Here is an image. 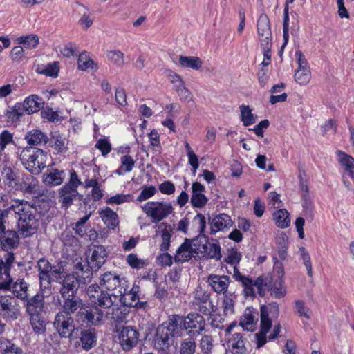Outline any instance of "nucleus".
<instances>
[{"label":"nucleus","mask_w":354,"mask_h":354,"mask_svg":"<svg viewBox=\"0 0 354 354\" xmlns=\"http://www.w3.org/2000/svg\"><path fill=\"white\" fill-rule=\"evenodd\" d=\"M205 322L203 317L198 313H191L184 319L182 316L174 315L168 322L162 323L157 328L155 344L164 350L173 344V338L180 337L185 330L189 333L200 334L204 330Z\"/></svg>","instance_id":"obj_1"},{"label":"nucleus","mask_w":354,"mask_h":354,"mask_svg":"<svg viewBox=\"0 0 354 354\" xmlns=\"http://www.w3.org/2000/svg\"><path fill=\"white\" fill-rule=\"evenodd\" d=\"M125 278H120L113 272H106L100 277L99 284H92L87 289V295L93 304L102 309H109L124 292Z\"/></svg>","instance_id":"obj_2"},{"label":"nucleus","mask_w":354,"mask_h":354,"mask_svg":"<svg viewBox=\"0 0 354 354\" xmlns=\"http://www.w3.org/2000/svg\"><path fill=\"white\" fill-rule=\"evenodd\" d=\"M9 209L16 215L19 232L24 237H30L38 230L39 218L37 212L30 203L24 200H12Z\"/></svg>","instance_id":"obj_3"},{"label":"nucleus","mask_w":354,"mask_h":354,"mask_svg":"<svg viewBox=\"0 0 354 354\" xmlns=\"http://www.w3.org/2000/svg\"><path fill=\"white\" fill-rule=\"evenodd\" d=\"M18 158L27 171L37 175L46 167L48 154L40 149L30 147L24 148L18 153Z\"/></svg>","instance_id":"obj_4"},{"label":"nucleus","mask_w":354,"mask_h":354,"mask_svg":"<svg viewBox=\"0 0 354 354\" xmlns=\"http://www.w3.org/2000/svg\"><path fill=\"white\" fill-rule=\"evenodd\" d=\"M279 315V305L271 302L261 306V328L254 335L257 348H259L267 342V333L272 326V319H277Z\"/></svg>","instance_id":"obj_5"},{"label":"nucleus","mask_w":354,"mask_h":354,"mask_svg":"<svg viewBox=\"0 0 354 354\" xmlns=\"http://www.w3.org/2000/svg\"><path fill=\"white\" fill-rule=\"evenodd\" d=\"M82 183L77 173L74 170L71 171L68 182L59 189L58 193L59 202L65 209H68L74 201L82 198V196L80 195L77 191L78 187Z\"/></svg>","instance_id":"obj_6"},{"label":"nucleus","mask_w":354,"mask_h":354,"mask_svg":"<svg viewBox=\"0 0 354 354\" xmlns=\"http://www.w3.org/2000/svg\"><path fill=\"white\" fill-rule=\"evenodd\" d=\"M141 209L153 223L167 218L174 210L171 203L167 201H148L141 206Z\"/></svg>","instance_id":"obj_7"},{"label":"nucleus","mask_w":354,"mask_h":354,"mask_svg":"<svg viewBox=\"0 0 354 354\" xmlns=\"http://www.w3.org/2000/svg\"><path fill=\"white\" fill-rule=\"evenodd\" d=\"M197 239L189 240L186 239L177 249L174 261L180 263L188 261L192 257L198 255L199 252H202V250H205V244L197 245Z\"/></svg>","instance_id":"obj_8"},{"label":"nucleus","mask_w":354,"mask_h":354,"mask_svg":"<svg viewBox=\"0 0 354 354\" xmlns=\"http://www.w3.org/2000/svg\"><path fill=\"white\" fill-rule=\"evenodd\" d=\"M192 303L193 308L203 315H211L214 310L210 294L201 286L197 287L193 292Z\"/></svg>","instance_id":"obj_9"},{"label":"nucleus","mask_w":354,"mask_h":354,"mask_svg":"<svg viewBox=\"0 0 354 354\" xmlns=\"http://www.w3.org/2000/svg\"><path fill=\"white\" fill-rule=\"evenodd\" d=\"M29 285L24 279L19 278L15 282L11 277L0 282V290L12 291L15 297L22 301L27 300L29 296Z\"/></svg>","instance_id":"obj_10"},{"label":"nucleus","mask_w":354,"mask_h":354,"mask_svg":"<svg viewBox=\"0 0 354 354\" xmlns=\"http://www.w3.org/2000/svg\"><path fill=\"white\" fill-rule=\"evenodd\" d=\"M54 326L62 337L68 338L75 330L74 320L71 315L58 313L55 318Z\"/></svg>","instance_id":"obj_11"},{"label":"nucleus","mask_w":354,"mask_h":354,"mask_svg":"<svg viewBox=\"0 0 354 354\" xmlns=\"http://www.w3.org/2000/svg\"><path fill=\"white\" fill-rule=\"evenodd\" d=\"M53 266L46 259L37 261L40 290L43 293H50V272Z\"/></svg>","instance_id":"obj_12"},{"label":"nucleus","mask_w":354,"mask_h":354,"mask_svg":"<svg viewBox=\"0 0 354 354\" xmlns=\"http://www.w3.org/2000/svg\"><path fill=\"white\" fill-rule=\"evenodd\" d=\"M19 306L10 297H0V316L6 319H17L19 316Z\"/></svg>","instance_id":"obj_13"},{"label":"nucleus","mask_w":354,"mask_h":354,"mask_svg":"<svg viewBox=\"0 0 354 354\" xmlns=\"http://www.w3.org/2000/svg\"><path fill=\"white\" fill-rule=\"evenodd\" d=\"M94 306L88 308H80L77 314L78 320L86 323V325H96L99 324L104 317V312L99 308V306Z\"/></svg>","instance_id":"obj_14"},{"label":"nucleus","mask_w":354,"mask_h":354,"mask_svg":"<svg viewBox=\"0 0 354 354\" xmlns=\"http://www.w3.org/2000/svg\"><path fill=\"white\" fill-rule=\"evenodd\" d=\"M246 279L249 281L248 283H241L244 288V292L246 296H252L254 295V289L256 287L258 292L261 296H263L270 288V280L268 277L263 276L259 277L256 280H252V278L246 276Z\"/></svg>","instance_id":"obj_15"},{"label":"nucleus","mask_w":354,"mask_h":354,"mask_svg":"<svg viewBox=\"0 0 354 354\" xmlns=\"http://www.w3.org/2000/svg\"><path fill=\"white\" fill-rule=\"evenodd\" d=\"M138 331L134 327L125 326L120 331V343L124 351H129L135 346L138 343Z\"/></svg>","instance_id":"obj_16"},{"label":"nucleus","mask_w":354,"mask_h":354,"mask_svg":"<svg viewBox=\"0 0 354 354\" xmlns=\"http://www.w3.org/2000/svg\"><path fill=\"white\" fill-rule=\"evenodd\" d=\"M241 254L236 249H231L228 250L227 256L224 259V262L230 264L233 267V278L239 283H247L249 281L246 279V276L243 275L239 270L238 266L241 259Z\"/></svg>","instance_id":"obj_17"},{"label":"nucleus","mask_w":354,"mask_h":354,"mask_svg":"<svg viewBox=\"0 0 354 354\" xmlns=\"http://www.w3.org/2000/svg\"><path fill=\"white\" fill-rule=\"evenodd\" d=\"M205 187L198 182H194L192 185V196L190 203L194 208L202 209L206 206L209 199L205 195Z\"/></svg>","instance_id":"obj_18"},{"label":"nucleus","mask_w":354,"mask_h":354,"mask_svg":"<svg viewBox=\"0 0 354 354\" xmlns=\"http://www.w3.org/2000/svg\"><path fill=\"white\" fill-rule=\"evenodd\" d=\"M210 234H215L218 232H223L232 227L233 221L231 217L224 213L214 216L210 221Z\"/></svg>","instance_id":"obj_19"},{"label":"nucleus","mask_w":354,"mask_h":354,"mask_svg":"<svg viewBox=\"0 0 354 354\" xmlns=\"http://www.w3.org/2000/svg\"><path fill=\"white\" fill-rule=\"evenodd\" d=\"M91 251V254L88 260V263L92 270H97L106 261L107 257L106 249L102 245H94Z\"/></svg>","instance_id":"obj_20"},{"label":"nucleus","mask_w":354,"mask_h":354,"mask_svg":"<svg viewBox=\"0 0 354 354\" xmlns=\"http://www.w3.org/2000/svg\"><path fill=\"white\" fill-rule=\"evenodd\" d=\"M128 285H124V292L120 297H118V301H120L124 306L129 307H136L139 304L138 292L140 286L134 284L129 291L127 290Z\"/></svg>","instance_id":"obj_21"},{"label":"nucleus","mask_w":354,"mask_h":354,"mask_svg":"<svg viewBox=\"0 0 354 354\" xmlns=\"http://www.w3.org/2000/svg\"><path fill=\"white\" fill-rule=\"evenodd\" d=\"M37 293L30 299L25 300L26 301V308L28 315L41 314L44 308V295H48V293Z\"/></svg>","instance_id":"obj_22"},{"label":"nucleus","mask_w":354,"mask_h":354,"mask_svg":"<svg viewBox=\"0 0 354 354\" xmlns=\"http://www.w3.org/2000/svg\"><path fill=\"white\" fill-rule=\"evenodd\" d=\"M257 32L260 43L272 41V32L268 16L261 14L257 21Z\"/></svg>","instance_id":"obj_23"},{"label":"nucleus","mask_w":354,"mask_h":354,"mask_svg":"<svg viewBox=\"0 0 354 354\" xmlns=\"http://www.w3.org/2000/svg\"><path fill=\"white\" fill-rule=\"evenodd\" d=\"M19 242V237L15 230H4L0 235V245L3 250L8 251L16 248Z\"/></svg>","instance_id":"obj_24"},{"label":"nucleus","mask_w":354,"mask_h":354,"mask_svg":"<svg viewBox=\"0 0 354 354\" xmlns=\"http://www.w3.org/2000/svg\"><path fill=\"white\" fill-rule=\"evenodd\" d=\"M258 313L253 308H247L241 317L239 324L245 330L254 331L258 321Z\"/></svg>","instance_id":"obj_25"},{"label":"nucleus","mask_w":354,"mask_h":354,"mask_svg":"<svg viewBox=\"0 0 354 354\" xmlns=\"http://www.w3.org/2000/svg\"><path fill=\"white\" fill-rule=\"evenodd\" d=\"M78 288V281L74 275L68 274L64 277L59 290L62 298L75 296Z\"/></svg>","instance_id":"obj_26"},{"label":"nucleus","mask_w":354,"mask_h":354,"mask_svg":"<svg viewBox=\"0 0 354 354\" xmlns=\"http://www.w3.org/2000/svg\"><path fill=\"white\" fill-rule=\"evenodd\" d=\"M208 282L216 292L225 293L228 288L230 279L228 276L212 274L208 277Z\"/></svg>","instance_id":"obj_27"},{"label":"nucleus","mask_w":354,"mask_h":354,"mask_svg":"<svg viewBox=\"0 0 354 354\" xmlns=\"http://www.w3.org/2000/svg\"><path fill=\"white\" fill-rule=\"evenodd\" d=\"M63 299L62 305V310L59 313H64L67 315H71L76 312L82 305V300L77 296L66 297Z\"/></svg>","instance_id":"obj_28"},{"label":"nucleus","mask_w":354,"mask_h":354,"mask_svg":"<svg viewBox=\"0 0 354 354\" xmlns=\"http://www.w3.org/2000/svg\"><path fill=\"white\" fill-rule=\"evenodd\" d=\"M25 139L27 143L31 147L44 145L48 140L47 135L37 129L28 132L25 136Z\"/></svg>","instance_id":"obj_29"},{"label":"nucleus","mask_w":354,"mask_h":354,"mask_svg":"<svg viewBox=\"0 0 354 354\" xmlns=\"http://www.w3.org/2000/svg\"><path fill=\"white\" fill-rule=\"evenodd\" d=\"M64 179V171L57 169H50L44 174V183L50 186L61 185Z\"/></svg>","instance_id":"obj_30"},{"label":"nucleus","mask_w":354,"mask_h":354,"mask_svg":"<svg viewBox=\"0 0 354 354\" xmlns=\"http://www.w3.org/2000/svg\"><path fill=\"white\" fill-rule=\"evenodd\" d=\"M43 100L36 95H32L26 97L23 103L25 112L28 114L39 111L43 107Z\"/></svg>","instance_id":"obj_31"},{"label":"nucleus","mask_w":354,"mask_h":354,"mask_svg":"<svg viewBox=\"0 0 354 354\" xmlns=\"http://www.w3.org/2000/svg\"><path fill=\"white\" fill-rule=\"evenodd\" d=\"M100 216L108 227L114 229L118 225V217L116 212L106 207L99 212Z\"/></svg>","instance_id":"obj_32"},{"label":"nucleus","mask_w":354,"mask_h":354,"mask_svg":"<svg viewBox=\"0 0 354 354\" xmlns=\"http://www.w3.org/2000/svg\"><path fill=\"white\" fill-rule=\"evenodd\" d=\"M80 340L84 349L88 350L95 346L97 342V336L95 330L86 329L82 330Z\"/></svg>","instance_id":"obj_33"},{"label":"nucleus","mask_w":354,"mask_h":354,"mask_svg":"<svg viewBox=\"0 0 354 354\" xmlns=\"http://www.w3.org/2000/svg\"><path fill=\"white\" fill-rule=\"evenodd\" d=\"M77 68L80 71H86L88 69L96 71L98 68V66L91 58L87 52L83 51L79 55L77 59Z\"/></svg>","instance_id":"obj_34"},{"label":"nucleus","mask_w":354,"mask_h":354,"mask_svg":"<svg viewBox=\"0 0 354 354\" xmlns=\"http://www.w3.org/2000/svg\"><path fill=\"white\" fill-rule=\"evenodd\" d=\"M1 354H23V350L11 340L6 338L0 339Z\"/></svg>","instance_id":"obj_35"},{"label":"nucleus","mask_w":354,"mask_h":354,"mask_svg":"<svg viewBox=\"0 0 354 354\" xmlns=\"http://www.w3.org/2000/svg\"><path fill=\"white\" fill-rule=\"evenodd\" d=\"M21 189L26 193L33 194L38 190V180L31 175L24 176L21 183H19Z\"/></svg>","instance_id":"obj_36"},{"label":"nucleus","mask_w":354,"mask_h":354,"mask_svg":"<svg viewBox=\"0 0 354 354\" xmlns=\"http://www.w3.org/2000/svg\"><path fill=\"white\" fill-rule=\"evenodd\" d=\"M2 176L9 187L15 188L19 185L18 174L11 167H5L2 171Z\"/></svg>","instance_id":"obj_37"},{"label":"nucleus","mask_w":354,"mask_h":354,"mask_svg":"<svg viewBox=\"0 0 354 354\" xmlns=\"http://www.w3.org/2000/svg\"><path fill=\"white\" fill-rule=\"evenodd\" d=\"M51 142L52 147L57 153H64L68 151V140L63 135H54Z\"/></svg>","instance_id":"obj_38"},{"label":"nucleus","mask_w":354,"mask_h":354,"mask_svg":"<svg viewBox=\"0 0 354 354\" xmlns=\"http://www.w3.org/2000/svg\"><path fill=\"white\" fill-rule=\"evenodd\" d=\"M273 219L278 227L286 228L290 224L289 213L286 209H281L273 214Z\"/></svg>","instance_id":"obj_39"},{"label":"nucleus","mask_w":354,"mask_h":354,"mask_svg":"<svg viewBox=\"0 0 354 354\" xmlns=\"http://www.w3.org/2000/svg\"><path fill=\"white\" fill-rule=\"evenodd\" d=\"M135 166V161L129 155H124L120 158V166L115 171L118 175H123L130 172Z\"/></svg>","instance_id":"obj_40"},{"label":"nucleus","mask_w":354,"mask_h":354,"mask_svg":"<svg viewBox=\"0 0 354 354\" xmlns=\"http://www.w3.org/2000/svg\"><path fill=\"white\" fill-rule=\"evenodd\" d=\"M228 346L231 348V352L234 351L246 350L245 347V339L241 333H235L229 337Z\"/></svg>","instance_id":"obj_41"},{"label":"nucleus","mask_w":354,"mask_h":354,"mask_svg":"<svg viewBox=\"0 0 354 354\" xmlns=\"http://www.w3.org/2000/svg\"><path fill=\"white\" fill-rule=\"evenodd\" d=\"M30 322L32 330L37 334H43L46 331V321L42 314L30 315Z\"/></svg>","instance_id":"obj_42"},{"label":"nucleus","mask_w":354,"mask_h":354,"mask_svg":"<svg viewBox=\"0 0 354 354\" xmlns=\"http://www.w3.org/2000/svg\"><path fill=\"white\" fill-rule=\"evenodd\" d=\"M17 43L27 49L35 48L39 44V37L35 34L23 35L17 39Z\"/></svg>","instance_id":"obj_43"},{"label":"nucleus","mask_w":354,"mask_h":354,"mask_svg":"<svg viewBox=\"0 0 354 354\" xmlns=\"http://www.w3.org/2000/svg\"><path fill=\"white\" fill-rule=\"evenodd\" d=\"M270 294L275 298H281L286 294V288L283 285V280L281 277H277L273 284H270L269 290Z\"/></svg>","instance_id":"obj_44"},{"label":"nucleus","mask_w":354,"mask_h":354,"mask_svg":"<svg viewBox=\"0 0 354 354\" xmlns=\"http://www.w3.org/2000/svg\"><path fill=\"white\" fill-rule=\"evenodd\" d=\"M192 225L198 233V236L205 238L204 232L206 228V219L203 214H197L192 220Z\"/></svg>","instance_id":"obj_45"},{"label":"nucleus","mask_w":354,"mask_h":354,"mask_svg":"<svg viewBox=\"0 0 354 354\" xmlns=\"http://www.w3.org/2000/svg\"><path fill=\"white\" fill-rule=\"evenodd\" d=\"M179 64L183 67L190 68L194 70H198L202 66V62L197 57L180 56Z\"/></svg>","instance_id":"obj_46"},{"label":"nucleus","mask_w":354,"mask_h":354,"mask_svg":"<svg viewBox=\"0 0 354 354\" xmlns=\"http://www.w3.org/2000/svg\"><path fill=\"white\" fill-rule=\"evenodd\" d=\"M241 112V120L245 127L250 126L255 123L256 118L252 113L249 106L242 104L239 106Z\"/></svg>","instance_id":"obj_47"},{"label":"nucleus","mask_w":354,"mask_h":354,"mask_svg":"<svg viewBox=\"0 0 354 354\" xmlns=\"http://www.w3.org/2000/svg\"><path fill=\"white\" fill-rule=\"evenodd\" d=\"M338 160L346 171L354 169V158L342 151H337Z\"/></svg>","instance_id":"obj_48"},{"label":"nucleus","mask_w":354,"mask_h":354,"mask_svg":"<svg viewBox=\"0 0 354 354\" xmlns=\"http://www.w3.org/2000/svg\"><path fill=\"white\" fill-rule=\"evenodd\" d=\"M133 196L131 194H118L107 198L106 200V203L109 205H120L124 203L133 201Z\"/></svg>","instance_id":"obj_49"},{"label":"nucleus","mask_w":354,"mask_h":354,"mask_svg":"<svg viewBox=\"0 0 354 354\" xmlns=\"http://www.w3.org/2000/svg\"><path fill=\"white\" fill-rule=\"evenodd\" d=\"M157 193V189L154 185H145L141 189V192L137 197L136 201L142 202L152 198Z\"/></svg>","instance_id":"obj_50"},{"label":"nucleus","mask_w":354,"mask_h":354,"mask_svg":"<svg viewBox=\"0 0 354 354\" xmlns=\"http://www.w3.org/2000/svg\"><path fill=\"white\" fill-rule=\"evenodd\" d=\"M108 59L117 67H121L124 65V53L120 50H111L107 53Z\"/></svg>","instance_id":"obj_51"},{"label":"nucleus","mask_w":354,"mask_h":354,"mask_svg":"<svg viewBox=\"0 0 354 354\" xmlns=\"http://www.w3.org/2000/svg\"><path fill=\"white\" fill-rule=\"evenodd\" d=\"M195 340L192 337L185 339L180 344V354H194L196 351Z\"/></svg>","instance_id":"obj_52"},{"label":"nucleus","mask_w":354,"mask_h":354,"mask_svg":"<svg viewBox=\"0 0 354 354\" xmlns=\"http://www.w3.org/2000/svg\"><path fill=\"white\" fill-rule=\"evenodd\" d=\"M59 71V62H53L44 66L39 73L45 75L46 76L57 77L58 76Z\"/></svg>","instance_id":"obj_53"},{"label":"nucleus","mask_w":354,"mask_h":354,"mask_svg":"<svg viewBox=\"0 0 354 354\" xmlns=\"http://www.w3.org/2000/svg\"><path fill=\"white\" fill-rule=\"evenodd\" d=\"M91 268L89 264H84L82 262H79L75 265V273L77 275L78 278H82L86 280V279L90 278L92 274V272L91 270Z\"/></svg>","instance_id":"obj_54"},{"label":"nucleus","mask_w":354,"mask_h":354,"mask_svg":"<svg viewBox=\"0 0 354 354\" xmlns=\"http://www.w3.org/2000/svg\"><path fill=\"white\" fill-rule=\"evenodd\" d=\"M311 78L310 69L297 70L295 73V80L300 85L307 84Z\"/></svg>","instance_id":"obj_55"},{"label":"nucleus","mask_w":354,"mask_h":354,"mask_svg":"<svg viewBox=\"0 0 354 354\" xmlns=\"http://www.w3.org/2000/svg\"><path fill=\"white\" fill-rule=\"evenodd\" d=\"M126 261L130 267L134 269L140 270L146 266L145 260L139 259L137 254L131 253L127 255Z\"/></svg>","instance_id":"obj_56"},{"label":"nucleus","mask_w":354,"mask_h":354,"mask_svg":"<svg viewBox=\"0 0 354 354\" xmlns=\"http://www.w3.org/2000/svg\"><path fill=\"white\" fill-rule=\"evenodd\" d=\"M13 142V134L8 130H3L0 133V150L3 152L8 145Z\"/></svg>","instance_id":"obj_57"},{"label":"nucleus","mask_w":354,"mask_h":354,"mask_svg":"<svg viewBox=\"0 0 354 354\" xmlns=\"http://www.w3.org/2000/svg\"><path fill=\"white\" fill-rule=\"evenodd\" d=\"M200 348L205 354H209L213 348V340L210 335H203L200 341Z\"/></svg>","instance_id":"obj_58"},{"label":"nucleus","mask_w":354,"mask_h":354,"mask_svg":"<svg viewBox=\"0 0 354 354\" xmlns=\"http://www.w3.org/2000/svg\"><path fill=\"white\" fill-rule=\"evenodd\" d=\"M117 301L113 306H111L112 313H106V317L111 319H113L115 322H122L125 317V314L117 306Z\"/></svg>","instance_id":"obj_59"},{"label":"nucleus","mask_w":354,"mask_h":354,"mask_svg":"<svg viewBox=\"0 0 354 354\" xmlns=\"http://www.w3.org/2000/svg\"><path fill=\"white\" fill-rule=\"evenodd\" d=\"M95 148L99 149L103 156H106L109 154L111 149V145L109 140L106 138H100L99 139L95 145Z\"/></svg>","instance_id":"obj_60"},{"label":"nucleus","mask_w":354,"mask_h":354,"mask_svg":"<svg viewBox=\"0 0 354 354\" xmlns=\"http://www.w3.org/2000/svg\"><path fill=\"white\" fill-rule=\"evenodd\" d=\"M234 301L232 299V295H225L222 301V308H223V313L225 315H232L234 313Z\"/></svg>","instance_id":"obj_61"},{"label":"nucleus","mask_w":354,"mask_h":354,"mask_svg":"<svg viewBox=\"0 0 354 354\" xmlns=\"http://www.w3.org/2000/svg\"><path fill=\"white\" fill-rule=\"evenodd\" d=\"M24 111H25V108L23 104H16L8 113V118L12 121H17L22 116Z\"/></svg>","instance_id":"obj_62"},{"label":"nucleus","mask_w":354,"mask_h":354,"mask_svg":"<svg viewBox=\"0 0 354 354\" xmlns=\"http://www.w3.org/2000/svg\"><path fill=\"white\" fill-rule=\"evenodd\" d=\"M299 252L301 255V259H302L304 264L307 270L308 276L312 277L313 267L309 253L306 250V249L304 247H301L299 248Z\"/></svg>","instance_id":"obj_63"},{"label":"nucleus","mask_w":354,"mask_h":354,"mask_svg":"<svg viewBox=\"0 0 354 354\" xmlns=\"http://www.w3.org/2000/svg\"><path fill=\"white\" fill-rule=\"evenodd\" d=\"M160 233L162 242L160 245V250L162 252H166L169 250L170 246L171 234L167 229H163Z\"/></svg>","instance_id":"obj_64"}]
</instances>
